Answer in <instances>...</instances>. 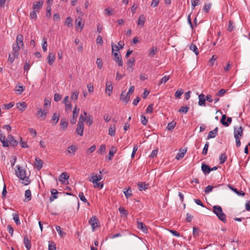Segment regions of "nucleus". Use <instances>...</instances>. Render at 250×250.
Here are the masks:
<instances>
[{"label": "nucleus", "instance_id": "obj_18", "mask_svg": "<svg viewBox=\"0 0 250 250\" xmlns=\"http://www.w3.org/2000/svg\"><path fill=\"white\" fill-rule=\"evenodd\" d=\"M186 152H187L186 149H180L179 152H178L177 154V155L175 157V158L177 160H180V159L183 158L184 157L185 154H186Z\"/></svg>", "mask_w": 250, "mask_h": 250}, {"label": "nucleus", "instance_id": "obj_41", "mask_svg": "<svg viewBox=\"0 0 250 250\" xmlns=\"http://www.w3.org/2000/svg\"><path fill=\"white\" fill-rule=\"evenodd\" d=\"M79 94V92L77 90L73 91L71 95V99L72 100L74 99L75 101H77L78 98Z\"/></svg>", "mask_w": 250, "mask_h": 250}, {"label": "nucleus", "instance_id": "obj_49", "mask_svg": "<svg viewBox=\"0 0 250 250\" xmlns=\"http://www.w3.org/2000/svg\"><path fill=\"white\" fill-rule=\"evenodd\" d=\"M79 110H80L79 108H77V106H76L74 107L73 111V116L72 117L77 118L78 116V114H79Z\"/></svg>", "mask_w": 250, "mask_h": 250}, {"label": "nucleus", "instance_id": "obj_36", "mask_svg": "<svg viewBox=\"0 0 250 250\" xmlns=\"http://www.w3.org/2000/svg\"><path fill=\"white\" fill-rule=\"evenodd\" d=\"M68 125V123L65 121L64 119H62L60 122V126L63 130L66 129Z\"/></svg>", "mask_w": 250, "mask_h": 250}, {"label": "nucleus", "instance_id": "obj_25", "mask_svg": "<svg viewBox=\"0 0 250 250\" xmlns=\"http://www.w3.org/2000/svg\"><path fill=\"white\" fill-rule=\"evenodd\" d=\"M51 193L52 196L50 197L49 201L50 202H52L53 201H54V199L58 198V196L57 195L58 194V191L55 189H52L51 190Z\"/></svg>", "mask_w": 250, "mask_h": 250}, {"label": "nucleus", "instance_id": "obj_62", "mask_svg": "<svg viewBox=\"0 0 250 250\" xmlns=\"http://www.w3.org/2000/svg\"><path fill=\"white\" fill-rule=\"evenodd\" d=\"M135 62V59L133 58H130L127 62V66H133Z\"/></svg>", "mask_w": 250, "mask_h": 250}, {"label": "nucleus", "instance_id": "obj_21", "mask_svg": "<svg viewBox=\"0 0 250 250\" xmlns=\"http://www.w3.org/2000/svg\"><path fill=\"white\" fill-rule=\"evenodd\" d=\"M137 228L138 229L141 230L143 232L145 233L147 232V228L146 226L143 223L141 222H137Z\"/></svg>", "mask_w": 250, "mask_h": 250}, {"label": "nucleus", "instance_id": "obj_38", "mask_svg": "<svg viewBox=\"0 0 250 250\" xmlns=\"http://www.w3.org/2000/svg\"><path fill=\"white\" fill-rule=\"evenodd\" d=\"M148 184L145 183H140L138 184V188L140 190H146L148 188Z\"/></svg>", "mask_w": 250, "mask_h": 250}, {"label": "nucleus", "instance_id": "obj_60", "mask_svg": "<svg viewBox=\"0 0 250 250\" xmlns=\"http://www.w3.org/2000/svg\"><path fill=\"white\" fill-rule=\"evenodd\" d=\"M79 197L82 201L84 203L87 202V200L84 197L83 192H80L79 194Z\"/></svg>", "mask_w": 250, "mask_h": 250}, {"label": "nucleus", "instance_id": "obj_13", "mask_svg": "<svg viewBox=\"0 0 250 250\" xmlns=\"http://www.w3.org/2000/svg\"><path fill=\"white\" fill-rule=\"evenodd\" d=\"M56 57L54 54H53L51 52H49L48 54L47 60V62L50 65H52L54 62V61L55 60Z\"/></svg>", "mask_w": 250, "mask_h": 250}, {"label": "nucleus", "instance_id": "obj_29", "mask_svg": "<svg viewBox=\"0 0 250 250\" xmlns=\"http://www.w3.org/2000/svg\"><path fill=\"white\" fill-rule=\"evenodd\" d=\"M117 148L114 146H112L109 150V157H108V160H111L114 154L116 152Z\"/></svg>", "mask_w": 250, "mask_h": 250}, {"label": "nucleus", "instance_id": "obj_2", "mask_svg": "<svg viewBox=\"0 0 250 250\" xmlns=\"http://www.w3.org/2000/svg\"><path fill=\"white\" fill-rule=\"evenodd\" d=\"M213 212L217 215L218 219L224 223L227 222L226 216L223 212L222 208L220 206H214L213 207Z\"/></svg>", "mask_w": 250, "mask_h": 250}, {"label": "nucleus", "instance_id": "obj_15", "mask_svg": "<svg viewBox=\"0 0 250 250\" xmlns=\"http://www.w3.org/2000/svg\"><path fill=\"white\" fill-rule=\"evenodd\" d=\"M130 97L127 93L126 95H125L124 92H123L121 94L120 100L124 102L125 104H127L130 100Z\"/></svg>", "mask_w": 250, "mask_h": 250}, {"label": "nucleus", "instance_id": "obj_54", "mask_svg": "<svg viewBox=\"0 0 250 250\" xmlns=\"http://www.w3.org/2000/svg\"><path fill=\"white\" fill-rule=\"evenodd\" d=\"M60 116L57 113H54L52 117V121H55L54 125H56L59 120Z\"/></svg>", "mask_w": 250, "mask_h": 250}, {"label": "nucleus", "instance_id": "obj_56", "mask_svg": "<svg viewBox=\"0 0 250 250\" xmlns=\"http://www.w3.org/2000/svg\"><path fill=\"white\" fill-rule=\"evenodd\" d=\"M141 123L143 125H147V119H146V116H145L144 115H141Z\"/></svg>", "mask_w": 250, "mask_h": 250}, {"label": "nucleus", "instance_id": "obj_42", "mask_svg": "<svg viewBox=\"0 0 250 250\" xmlns=\"http://www.w3.org/2000/svg\"><path fill=\"white\" fill-rule=\"evenodd\" d=\"M124 193L126 198H128L132 195V191L131 188L129 187L126 190L124 191Z\"/></svg>", "mask_w": 250, "mask_h": 250}, {"label": "nucleus", "instance_id": "obj_44", "mask_svg": "<svg viewBox=\"0 0 250 250\" xmlns=\"http://www.w3.org/2000/svg\"><path fill=\"white\" fill-rule=\"evenodd\" d=\"M145 18L144 15H141L138 20V24L144 26L145 23Z\"/></svg>", "mask_w": 250, "mask_h": 250}, {"label": "nucleus", "instance_id": "obj_22", "mask_svg": "<svg viewBox=\"0 0 250 250\" xmlns=\"http://www.w3.org/2000/svg\"><path fill=\"white\" fill-rule=\"evenodd\" d=\"M0 141L3 144V146H8V142L5 140V136L3 135L2 131L0 130Z\"/></svg>", "mask_w": 250, "mask_h": 250}, {"label": "nucleus", "instance_id": "obj_11", "mask_svg": "<svg viewBox=\"0 0 250 250\" xmlns=\"http://www.w3.org/2000/svg\"><path fill=\"white\" fill-rule=\"evenodd\" d=\"M42 161L39 159L38 157H36L35 159V167H36L38 170H40L42 167Z\"/></svg>", "mask_w": 250, "mask_h": 250}, {"label": "nucleus", "instance_id": "obj_14", "mask_svg": "<svg viewBox=\"0 0 250 250\" xmlns=\"http://www.w3.org/2000/svg\"><path fill=\"white\" fill-rule=\"evenodd\" d=\"M243 135V128L241 126H240L238 128H234V137H239L241 138Z\"/></svg>", "mask_w": 250, "mask_h": 250}, {"label": "nucleus", "instance_id": "obj_6", "mask_svg": "<svg viewBox=\"0 0 250 250\" xmlns=\"http://www.w3.org/2000/svg\"><path fill=\"white\" fill-rule=\"evenodd\" d=\"M113 86L111 81H106L105 83V92L110 96L112 92Z\"/></svg>", "mask_w": 250, "mask_h": 250}, {"label": "nucleus", "instance_id": "obj_35", "mask_svg": "<svg viewBox=\"0 0 250 250\" xmlns=\"http://www.w3.org/2000/svg\"><path fill=\"white\" fill-rule=\"evenodd\" d=\"M47 113V112L46 110L40 108L39 109L38 111L37 112V114L39 115L41 117H43V119L44 120L46 114Z\"/></svg>", "mask_w": 250, "mask_h": 250}, {"label": "nucleus", "instance_id": "obj_61", "mask_svg": "<svg viewBox=\"0 0 250 250\" xmlns=\"http://www.w3.org/2000/svg\"><path fill=\"white\" fill-rule=\"evenodd\" d=\"M13 220L17 225H19L20 224V219L18 214H14L13 215Z\"/></svg>", "mask_w": 250, "mask_h": 250}, {"label": "nucleus", "instance_id": "obj_52", "mask_svg": "<svg viewBox=\"0 0 250 250\" xmlns=\"http://www.w3.org/2000/svg\"><path fill=\"white\" fill-rule=\"evenodd\" d=\"M184 91L183 89L178 90L175 93V97L176 98H180L181 95L183 94Z\"/></svg>", "mask_w": 250, "mask_h": 250}, {"label": "nucleus", "instance_id": "obj_23", "mask_svg": "<svg viewBox=\"0 0 250 250\" xmlns=\"http://www.w3.org/2000/svg\"><path fill=\"white\" fill-rule=\"evenodd\" d=\"M16 106L19 110L23 111L26 108L27 105L25 102H20L17 104Z\"/></svg>", "mask_w": 250, "mask_h": 250}, {"label": "nucleus", "instance_id": "obj_37", "mask_svg": "<svg viewBox=\"0 0 250 250\" xmlns=\"http://www.w3.org/2000/svg\"><path fill=\"white\" fill-rule=\"evenodd\" d=\"M69 178L66 172H63L61 174L59 178V180L60 182L63 183L64 180H67Z\"/></svg>", "mask_w": 250, "mask_h": 250}, {"label": "nucleus", "instance_id": "obj_47", "mask_svg": "<svg viewBox=\"0 0 250 250\" xmlns=\"http://www.w3.org/2000/svg\"><path fill=\"white\" fill-rule=\"evenodd\" d=\"M56 230L59 233L60 236L62 237H63L65 235V233L64 232L62 231L61 229V228L60 226H56Z\"/></svg>", "mask_w": 250, "mask_h": 250}, {"label": "nucleus", "instance_id": "obj_33", "mask_svg": "<svg viewBox=\"0 0 250 250\" xmlns=\"http://www.w3.org/2000/svg\"><path fill=\"white\" fill-rule=\"evenodd\" d=\"M83 114L84 116L86 117L85 121L86 122V124H88L89 125H91L93 123L92 117L90 116H87V113L85 111H84Z\"/></svg>", "mask_w": 250, "mask_h": 250}, {"label": "nucleus", "instance_id": "obj_59", "mask_svg": "<svg viewBox=\"0 0 250 250\" xmlns=\"http://www.w3.org/2000/svg\"><path fill=\"white\" fill-rule=\"evenodd\" d=\"M105 146L104 145H102L100 146L98 152L99 153H101V154H103L105 152Z\"/></svg>", "mask_w": 250, "mask_h": 250}, {"label": "nucleus", "instance_id": "obj_32", "mask_svg": "<svg viewBox=\"0 0 250 250\" xmlns=\"http://www.w3.org/2000/svg\"><path fill=\"white\" fill-rule=\"evenodd\" d=\"M235 25L233 21L230 20L229 22L228 27L227 30L229 32H232L235 29Z\"/></svg>", "mask_w": 250, "mask_h": 250}, {"label": "nucleus", "instance_id": "obj_27", "mask_svg": "<svg viewBox=\"0 0 250 250\" xmlns=\"http://www.w3.org/2000/svg\"><path fill=\"white\" fill-rule=\"evenodd\" d=\"M83 125L78 124L76 128L77 134L80 136H82L83 135Z\"/></svg>", "mask_w": 250, "mask_h": 250}, {"label": "nucleus", "instance_id": "obj_24", "mask_svg": "<svg viewBox=\"0 0 250 250\" xmlns=\"http://www.w3.org/2000/svg\"><path fill=\"white\" fill-rule=\"evenodd\" d=\"M22 48L21 46L19 45L18 44H13L12 45V50L13 53L14 54H16V55H19V51L21 49V48Z\"/></svg>", "mask_w": 250, "mask_h": 250}, {"label": "nucleus", "instance_id": "obj_5", "mask_svg": "<svg viewBox=\"0 0 250 250\" xmlns=\"http://www.w3.org/2000/svg\"><path fill=\"white\" fill-rule=\"evenodd\" d=\"M112 55L114 56V60L120 66H123V61L121 55L118 52H113Z\"/></svg>", "mask_w": 250, "mask_h": 250}, {"label": "nucleus", "instance_id": "obj_30", "mask_svg": "<svg viewBox=\"0 0 250 250\" xmlns=\"http://www.w3.org/2000/svg\"><path fill=\"white\" fill-rule=\"evenodd\" d=\"M158 49L156 46H153L152 48L149 50L148 56L153 57L158 52Z\"/></svg>", "mask_w": 250, "mask_h": 250}, {"label": "nucleus", "instance_id": "obj_50", "mask_svg": "<svg viewBox=\"0 0 250 250\" xmlns=\"http://www.w3.org/2000/svg\"><path fill=\"white\" fill-rule=\"evenodd\" d=\"M189 109V107L187 106H182L179 110L178 112L180 113H187Z\"/></svg>", "mask_w": 250, "mask_h": 250}, {"label": "nucleus", "instance_id": "obj_8", "mask_svg": "<svg viewBox=\"0 0 250 250\" xmlns=\"http://www.w3.org/2000/svg\"><path fill=\"white\" fill-rule=\"evenodd\" d=\"M226 119V115L225 114L223 115L222 116V118H221L220 122H221V124L222 125H223L224 126H228L229 125V124H230V123L231 122L232 119H231V118H230V117H228L227 122H225Z\"/></svg>", "mask_w": 250, "mask_h": 250}, {"label": "nucleus", "instance_id": "obj_48", "mask_svg": "<svg viewBox=\"0 0 250 250\" xmlns=\"http://www.w3.org/2000/svg\"><path fill=\"white\" fill-rule=\"evenodd\" d=\"M176 123L174 122H171L167 125V128L169 130H172L174 129L176 125Z\"/></svg>", "mask_w": 250, "mask_h": 250}, {"label": "nucleus", "instance_id": "obj_63", "mask_svg": "<svg viewBox=\"0 0 250 250\" xmlns=\"http://www.w3.org/2000/svg\"><path fill=\"white\" fill-rule=\"evenodd\" d=\"M37 12V11L33 10L32 12H31L30 14V17L31 19H34L36 20L37 18V16L36 13Z\"/></svg>", "mask_w": 250, "mask_h": 250}, {"label": "nucleus", "instance_id": "obj_17", "mask_svg": "<svg viewBox=\"0 0 250 250\" xmlns=\"http://www.w3.org/2000/svg\"><path fill=\"white\" fill-rule=\"evenodd\" d=\"M23 243L26 249L27 250H30L31 242L30 240L28 239L27 235L24 236Z\"/></svg>", "mask_w": 250, "mask_h": 250}, {"label": "nucleus", "instance_id": "obj_9", "mask_svg": "<svg viewBox=\"0 0 250 250\" xmlns=\"http://www.w3.org/2000/svg\"><path fill=\"white\" fill-rule=\"evenodd\" d=\"M8 146L10 145L12 146H16L18 145V142L14 138L13 136L11 135H8Z\"/></svg>", "mask_w": 250, "mask_h": 250}, {"label": "nucleus", "instance_id": "obj_19", "mask_svg": "<svg viewBox=\"0 0 250 250\" xmlns=\"http://www.w3.org/2000/svg\"><path fill=\"white\" fill-rule=\"evenodd\" d=\"M228 187L233 191L235 192L238 196H244L245 192L242 190H238L235 188L230 185H228Z\"/></svg>", "mask_w": 250, "mask_h": 250}, {"label": "nucleus", "instance_id": "obj_51", "mask_svg": "<svg viewBox=\"0 0 250 250\" xmlns=\"http://www.w3.org/2000/svg\"><path fill=\"white\" fill-rule=\"evenodd\" d=\"M227 90L226 89H221L216 94V96L219 97L223 96L224 94L227 92Z\"/></svg>", "mask_w": 250, "mask_h": 250}, {"label": "nucleus", "instance_id": "obj_45", "mask_svg": "<svg viewBox=\"0 0 250 250\" xmlns=\"http://www.w3.org/2000/svg\"><path fill=\"white\" fill-rule=\"evenodd\" d=\"M189 48L191 50L193 51L196 55L199 54L198 49L195 44H191L189 46Z\"/></svg>", "mask_w": 250, "mask_h": 250}, {"label": "nucleus", "instance_id": "obj_57", "mask_svg": "<svg viewBox=\"0 0 250 250\" xmlns=\"http://www.w3.org/2000/svg\"><path fill=\"white\" fill-rule=\"evenodd\" d=\"M94 187L95 188H100V189L102 188L104 186V184L102 182H97L96 183H94Z\"/></svg>", "mask_w": 250, "mask_h": 250}, {"label": "nucleus", "instance_id": "obj_4", "mask_svg": "<svg viewBox=\"0 0 250 250\" xmlns=\"http://www.w3.org/2000/svg\"><path fill=\"white\" fill-rule=\"evenodd\" d=\"M89 223L91 226L93 231H94L95 229L99 226V220L95 216L90 218Z\"/></svg>", "mask_w": 250, "mask_h": 250}, {"label": "nucleus", "instance_id": "obj_58", "mask_svg": "<svg viewBox=\"0 0 250 250\" xmlns=\"http://www.w3.org/2000/svg\"><path fill=\"white\" fill-rule=\"evenodd\" d=\"M191 1L192 9H194L196 6L200 4V0H191Z\"/></svg>", "mask_w": 250, "mask_h": 250}, {"label": "nucleus", "instance_id": "obj_12", "mask_svg": "<svg viewBox=\"0 0 250 250\" xmlns=\"http://www.w3.org/2000/svg\"><path fill=\"white\" fill-rule=\"evenodd\" d=\"M23 36L21 34H19L17 35L16 38V44H18L21 46V47H23L24 43L23 42Z\"/></svg>", "mask_w": 250, "mask_h": 250}, {"label": "nucleus", "instance_id": "obj_26", "mask_svg": "<svg viewBox=\"0 0 250 250\" xmlns=\"http://www.w3.org/2000/svg\"><path fill=\"white\" fill-rule=\"evenodd\" d=\"M31 200V192L30 189H27L25 191L24 202H28Z\"/></svg>", "mask_w": 250, "mask_h": 250}, {"label": "nucleus", "instance_id": "obj_55", "mask_svg": "<svg viewBox=\"0 0 250 250\" xmlns=\"http://www.w3.org/2000/svg\"><path fill=\"white\" fill-rule=\"evenodd\" d=\"M209 146L208 142H207L204 146V147L203 149L202 154L203 155H206L208 152V147Z\"/></svg>", "mask_w": 250, "mask_h": 250}, {"label": "nucleus", "instance_id": "obj_40", "mask_svg": "<svg viewBox=\"0 0 250 250\" xmlns=\"http://www.w3.org/2000/svg\"><path fill=\"white\" fill-rule=\"evenodd\" d=\"M220 164H222L225 162L227 159V156L225 153H222L219 157Z\"/></svg>", "mask_w": 250, "mask_h": 250}, {"label": "nucleus", "instance_id": "obj_43", "mask_svg": "<svg viewBox=\"0 0 250 250\" xmlns=\"http://www.w3.org/2000/svg\"><path fill=\"white\" fill-rule=\"evenodd\" d=\"M170 79L169 76H164L160 81L159 83V85H160L162 83H166Z\"/></svg>", "mask_w": 250, "mask_h": 250}, {"label": "nucleus", "instance_id": "obj_3", "mask_svg": "<svg viewBox=\"0 0 250 250\" xmlns=\"http://www.w3.org/2000/svg\"><path fill=\"white\" fill-rule=\"evenodd\" d=\"M77 150L78 147L76 146L71 145L67 148L65 153L66 155L71 157L75 155Z\"/></svg>", "mask_w": 250, "mask_h": 250}, {"label": "nucleus", "instance_id": "obj_28", "mask_svg": "<svg viewBox=\"0 0 250 250\" xmlns=\"http://www.w3.org/2000/svg\"><path fill=\"white\" fill-rule=\"evenodd\" d=\"M201 168L202 171L205 174H208L211 171V168L206 164H202Z\"/></svg>", "mask_w": 250, "mask_h": 250}, {"label": "nucleus", "instance_id": "obj_64", "mask_svg": "<svg viewBox=\"0 0 250 250\" xmlns=\"http://www.w3.org/2000/svg\"><path fill=\"white\" fill-rule=\"evenodd\" d=\"M87 89L88 91V92L90 94H92L94 92V88L93 86L92 85L91 83H89L87 85Z\"/></svg>", "mask_w": 250, "mask_h": 250}, {"label": "nucleus", "instance_id": "obj_39", "mask_svg": "<svg viewBox=\"0 0 250 250\" xmlns=\"http://www.w3.org/2000/svg\"><path fill=\"white\" fill-rule=\"evenodd\" d=\"M18 55H16V54H14V53H12V54L9 55L8 61L10 62V63L11 64L14 62L15 59L16 58H18Z\"/></svg>", "mask_w": 250, "mask_h": 250}, {"label": "nucleus", "instance_id": "obj_53", "mask_svg": "<svg viewBox=\"0 0 250 250\" xmlns=\"http://www.w3.org/2000/svg\"><path fill=\"white\" fill-rule=\"evenodd\" d=\"M46 17L48 18H50L51 17V8L50 5H48L47 7Z\"/></svg>", "mask_w": 250, "mask_h": 250}, {"label": "nucleus", "instance_id": "obj_46", "mask_svg": "<svg viewBox=\"0 0 250 250\" xmlns=\"http://www.w3.org/2000/svg\"><path fill=\"white\" fill-rule=\"evenodd\" d=\"M47 40L44 37L42 39V48L44 52H46L47 50Z\"/></svg>", "mask_w": 250, "mask_h": 250}, {"label": "nucleus", "instance_id": "obj_7", "mask_svg": "<svg viewBox=\"0 0 250 250\" xmlns=\"http://www.w3.org/2000/svg\"><path fill=\"white\" fill-rule=\"evenodd\" d=\"M103 178L102 175H97L95 174L94 173H92L90 177L88 179L89 181L94 183L99 182Z\"/></svg>", "mask_w": 250, "mask_h": 250}, {"label": "nucleus", "instance_id": "obj_16", "mask_svg": "<svg viewBox=\"0 0 250 250\" xmlns=\"http://www.w3.org/2000/svg\"><path fill=\"white\" fill-rule=\"evenodd\" d=\"M199 102L198 104L200 106H205L206 98L205 95L203 94H201L198 96Z\"/></svg>", "mask_w": 250, "mask_h": 250}, {"label": "nucleus", "instance_id": "obj_31", "mask_svg": "<svg viewBox=\"0 0 250 250\" xmlns=\"http://www.w3.org/2000/svg\"><path fill=\"white\" fill-rule=\"evenodd\" d=\"M116 131L115 125H111L108 129V134L111 136H114Z\"/></svg>", "mask_w": 250, "mask_h": 250}, {"label": "nucleus", "instance_id": "obj_1", "mask_svg": "<svg viewBox=\"0 0 250 250\" xmlns=\"http://www.w3.org/2000/svg\"><path fill=\"white\" fill-rule=\"evenodd\" d=\"M17 170H15L16 174L18 177L22 181V183L24 185H28L30 183V180L28 177L26 176L25 170L22 169L19 166H17Z\"/></svg>", "mask_w": 250, "mask_h": 250}, {"label": "nucleus", "instance_id": "obj_10", "mask_svg": "<svg viewBox=\"0 0 250 250\" xmlns=\"http://www.w3.org/2000/svg\"><path fill=\"white\" fill-rule=\"evenodd\" d=\"M43 4V1L40 0L38 2H34L33 4V10L37 11V12L39 11V10L42 7Z\"/></svg>", "mask_w": 250, "mask_h": 250}, {"label": "nucleus", "instance_id": "obj_20", "mask_svg": "<svg viewBox=\"0 0 250 250\" xmlns=\"http://www.w3.org/2000/svg\"><path fill=\"white\" fill-rule=\"evenodd\" d=\"M218 129V127H216L213 130L209 131L208 133V139H209L215 138V136L217 134Z\"/></svg>", "mask_w": 250, "mask_h": 250}, {"label": "nucleus", "instance_id": "obj_34", "mask_svg": "<svg viewBox=\"0 0 250 250\" xmlns=\"http://www.w3.org/2000/svg\"><path fill=\"white\" fill-rule=\"evenodd\" d=\"M73 20L70 17H67L64 22V24L66 25L68 27H71L73 26Z\"/></svg>", "mask_w": 250, "mask_h": 250}]
</instances>
